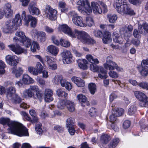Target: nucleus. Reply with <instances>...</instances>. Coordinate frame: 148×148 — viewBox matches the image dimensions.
<instances>
[{
    "instance_id": "1",
    "label": "nucleus",
    "mask_w": 148,
    "mask_h": 148,
    "mask_svg": "<svg viewBox=\"0 0 148 148\" xmlns=\"http://www.w3.org/2000/svg\"><path fill=\"white\" fill-rule=\"evenodd\" d=\"M0 124L7 125L8 133L19 136H29L28 130L22 124L15 121H10L8 118H0Z\"/></svg>"
},
{
    "instance_id": "2",
    "label": "nucleus",
    "mask_w": 148,
    "mask_h": 148,
    "mask_svg": "<svg viewBox=\"0 0 148 148\" xmlns=\"http://www.w3.org/2000/svg\"><path fill=\"white\" fill-rule=\"evenodd\" d=\"M117 12L120 14H125L130 16L135 14L134 11L131 9L127 2L123 0H118L114 4Z\"/></svg>"
},
{
    "instance_id": "3",
    "label": "nucleus",
    "mask_w": 148,
    "mask_h": 148,
    "mask_svg": "<svg viewBox=\"0 0 148 148\" xmlns=\"http://www.w3.org/2000/svg\"><path fill=\"white\" fill-rule=\"evenodd\" d=\"M73 34L75 36L72 37L77 38L84 43L94 44L95 43V40L91 38L88 34L84 31L75 29L73 32Z\"/></svg>"
},
{
    "instance_id": "4",
    "label": "nucleus",
    "mask_w": 148,
    "mask_h": 148,
    "mask_svg": "<svg viewBox=\"0 0 148 148\" xmlns=\"http://www.w3.org/2000/svg\"><path fill=\"white\" fill-rule=\"evenodd\" d=\"M77 5H80L77 7L78 10L84 14H89L92 12V10L88 0H79L77 2Z\"/></svg>"
},
{
    "instance_id": "5",
    "label": "nucleus",
    "mask_w": 148,
    "mask_h": 148,
    "mask_svg": "<svg viewBox=\"0 0 148 148\" xmlns=\"http://www.w3.org/2000/svg\"><path fill=\"white\" fill-rule=\"evenodd\" d=\"M100 4L101 7L97 2H93L91 3V5L93 12L95 14H101L102 11L104 13L107 11V6L103 3L100 2Z\"/></svg>"
},
{
    "instance_id": "6",
    "label": "nucleus",
    "mask_w": 148,
    "mask_h": 148,
    "mask_svg": "<svg viewBox=\"0 0 148 148\" xmlns=\"http://www.w3.org/2000/svg\"><path fill=\"white\" fill-rule=\"evenodd\" d=\"M72 21L76 25L82 27H91L94 24L93 19H72Z\"/></svg>"
},
{
    "instance_id": "7",
    "label": "nucleus",
    "mask_w": 148,
    "mask_h": 148,
    "mask_svg": "<svg viewBox=\"0 0 148 148\" xmlns=\"http://www.w3.org/2000/svg\"><path fill=\"white\" fill-rule=\"evenodd\" d=\"M136 97L140 101V106L142 107H146L148 105V98L143 92L136 91L134 92Z\"/></svg>"
},
{
    "instance_id": "8",
    "label": "nucleus",
    "mask_w": 148,
    "mask_h": 148,
    "mask_svg": "<svg viewBox=\"0 0 148 148\" xmlns=\"http://www.w3.org/2000/svg\"><path fill=\"white\" fill-rule=\"evenodd\" d=\"M6 62L11 66H16L18 62L17 57L13 55H8L5 57Z\"/></svg>"
},
{
    "instance_id": "9",
    "label": "nucleus",
    "mask_w": 148,
    "mask_h": 148,
    "mask_svg": "<svg viewBox=\"0 0 148 148\" xmlns=\"http://www.w3.org/2000/svg\"><path fill=\"white\" fill-rule=\"evenodd\" d=\"M62 60L64 64L70 63L71 62L72 56L71 52L67 50H64L61 54Z\"/></svg>"
},
{
    "instance_id": "10",
    "label": "nucleus",
    "mask_w": 148,
    "mask_h": 148,
    "mask_svg": "<svg viewBox=\"0 0 148 148\" xmlns=\"http://www.w3.org/2000/svg\"><path fill=\"white\" fill-rule=\"evenodd\" d=\"M9 49L17 54H20L22 53H26V51L18 45L11 44L8 45Z\"/></svg>"
},
{
    "instance_id": "11",
    "label": "nucleus",
    "mask_w": 148,
    "mask_h": 148,
    "mask_svg": "<svg viewBox=\"0 0 148 148\" xmlns=\"http://www.w3.org/2000/svg\"><path fill=\"white\" fill-rule=\"evenodd\" d=\"M22 23V19H10L5 22V24L14 29V26H19Z\"/></svg>"
},
{
    "instance_id": "12",
    "label": "nucleus",
    "mask_w": 148,
    "mask_h": 148,
    "mask_svg": "<svg viewBox=\"0 0 148 148\" xmlns=\"http://www.w3.org/2000/svg\"><path fill=\"white\" fill-rule=\"evenodd\" d=\"M59 29L60 31L62 32L70 37L75 36L73 34V32H72L70 28L66 24L60 25Z\"/></svg>"
},
{
    "instance_id": "13",
    "label": "nucleus",
    "mask_w": 148,
    "mask_h": 148,
    "mask_svg": "<svg viewBox=\"0 0 148 148\" xmlns=\"http://www.w3.org/2000/svg\"><path fill=\"white\" fill-rule=\"evenodd\" d=\"M111 58V56L107 57L106 63L104 64V66L107 69H108L109 70H113L115 69V66L117 64L115 62L109 60Z\"/></svg>"
},
{
    "instance_id": "14",
    "label": "nucleus",
    "mask_w": 148,
    "mask_h": 148,
    "mask_svg": "<svg viewBox=\"0 0 148 148\" xmlns=\"http://www.w3.org/2000/svg\"><path fill=\"white\" fill-rule=\"evenodd\" d=\"M111 35L110 33L108 31H105L103 34L102 38L103 42L106 44L110 43L112 41Z\"/></svg>"
},
{
    "instance_id": "15",
    "label": "nucleus",
    "mask_w": 148,
    "mask_h": 148,
    "mask_svg": "<svg viewBox=\"0 0 148 148\" xmlns=\"http://www.w3.org/2000/svg\"><path fill=\"white\" fill-rule=\"evenodd\" d=\"M71 80L78 87H83L85 85L84 81L80 78L73 77L71 78Z\"/></svg>"
},
{
    "instance_id": "16",
    "label": "nucleus",
    "mask_w": 148,
    "mask_h": 148,
    "mask_svg": "<svg viewBox=\"0 0 148 148\" xmlns=\"http://www.w3.org/2000/svg\"><path fill=\"white\" fill-rule=\"evenodd\" d=\"M22 80L23 83L25 84H32L34 82V80L26 74L23 75Z\"/></svg>"
},
{
    "instance_id": "17",
    "label": "nucleus",
    "mask_w": 148,
    "mask_h": 148,
    "mask_svg": "<svg viewBox=\"0 0 148 148\" xmlns=\"http://www.w3.org/2000/svg\"><path fill=\"white\" fill-rule=\"evenodd\" d=\"M7 90L6 95L8 99L11 98L12 97L16 94V90L14 87H10L7 89Z\"/></svg>"
},
{
    "instance_id": "18",
    "label": "nucleus",
    "mask_w": 148,
    "mask_h": 148,
    "mask_svg": "<svg viewBox=\"0 0 148 148\" xmlns=\"http://www.w3.org/2000/svg\"><path fill=\"white\" fill-rule=\"evenodd\" d=\"M113 40L115 42L120 44H122L124 42V40L123 38L120 36L118 34L116 33H114Z\"/></svg>"
},
{
    "instance_id": "19",
    "label": "nucleus",
    "mask_w": 148,
    "mask_h": 148,
    "mask_svg": "<svg viewBox=\"0 0 148 148\" xmlns=\"http://www.w3.org/2000/svg\"><path fill=\"white\" fill-rule=\"evenodd\" d=\"M47 50L49 52L54 56L57 55L59 52L58 48L53 45L48 46Z\"/></svg>"
},
{
    "instance_id": "20",
    "label": "nucleus",
    "mask_w": 148,
    "mask_h": 148,
    "mask_svg": "<svg viewBox=\"0 0 148 148\" xmlns=\"http://www.w3.org/2000/svg\"><path fill=\"white\" fill-rule=\"evenodd\" d=\"M138 68L140 74L142 76H145L147 75L148 72L147 66L140 65L138 66Z\"/></svg>"
},
{
    "instance_id": "21",
    "label": "nucleus",
    "mask_w": 148,
    "mask_h": 148,
    "mask_svg": "<svg viewBox=\"0 0 148 148\" xmlns=\"http://www.w3.org/2000/svg\"><path fill=\"white\" fill-rule=\"evenodd\" d=\"M34 95V93L28 88L23 91L22 96L24 98L28 99L32 97Z\"/></svg>"
},
{
    "instance_id": "22",
    "label": "nucleus",
    "mask_w": 148,
    "mask_h": 148,
    "mask_svg": "<svg viewBox=\"0 0 148 148\" xmlns=\"http://www.w3.org/2000/svg\"><path fill=\"white\" fill-rule=\"evenodd\" d=\"M23 70L21 67L16 69L13 67L12 69V73L15 75L16 77H19L23 73Z\"/></svg>"
},
{
    "instance_id": "23",
    "label": "nucleus",
    "mask_w": 148,
    "mask_h": 148,
    "mask_svg": "<svg viewBox=\"0 0 148 148\" xmlns=\"http://www.w3.org/2000/svg\"><path fill=\"white\" fill-rule=\"evenodd\" d=\"M45 9L46 12L47 11L49 12L51 18H54L56 17L57 13V12L56 10L53 9L49 5L46 6Z\"/></svg>"
},
{
    "instance_id": "24",
    "label": "nucleus",
    "mask_w": 148,
    "mask_h": 148,
    "mask_svg": "<svg viewBox=\"0 0 148 148\" xmlns=\"http://www.w3.org/2000/svg\"><path fill=\"white\" fill-rule=\"evenodd\" d=\"M8 99L11 100L12 102L14 104L20 103L21 101V99L16 94L12 97L11 98H9Z\"/></svg>"
},
{
    "instance_id": "25",
    "label": "nucleus",
    "mask_w": 148,
    "mask_h": 148,
    "mask_svg": "<svg viewBox=\"0 0 148 148\" xmlns=\"http://www.w3.org/2000/svg\"><path fill=\"white\" fill-rule=\"evenodd\" d=\"M77 98L79 102L82 104V106H84L85 105L83 104L85 103L87 101L86 97L82 94H79L77 95Z\"/></svg>"
},
{
    "instance_id": "26",
    "label": "nucleus",
    "mask_w": 148,
    "mask_h": 148,
    "mask_svg": "<svg viewBox=\"0 0 148 148\" xmlns=\"http://www.w3.org/2000/svg\"><path fill=\"white\" fill-rule=\"evenodd\" d=\"M138 30L139 32L137 29H134L133 32V35L134 37L138 39L140 38V34H143V32L142 26H139L138 27Z\"/></svg>"
},
{
    "instance_id": "27",
    "label": "nucleus",
    "mask_w": 148,
    "mask_h": 148,
    "mask_svg": "<svg viewBox=\"0 0 148 148\" xmlns=\"http://www.w3.org/2000/svg\"><path fill=\"white\" fill-rule=\"evenodd\" d=\"M66 106L68 110L70 112L74 111L75 110V104L73 102L66 100Z\"/></svg>"
},
{
    "instance_id": "28",
    "label": "nucleus",
    "mask_w": 148,
    "mask_h": 148,
    "mask_svg": "<svg viewBox=\"0 0 148 148\" xmlns=\"http://www.w3.org/2000/svg\"><path fill=\"white\" fill-rule=\"evenodd\" d=\"M88 63L87 61L86 60L84 59L82 60H80L78 61V66L81 69L86 70L88 68V66L87 65Z\"/></svg>"
},
{
    "instance_id": "29",
    "label": "nucleus",
    "mask_w": 148,
    "mask_h": 148,
    "mask_svg": "<svg viewBox=\"0 0 148 148\" xmlns=\"http://www.w3.org/2000/svg\"><path fill=\"white\" fill-rule=\"evenodd\" d=\"M14 29L5 24L2 28V31L3 33L6 34L12 33L14 31Z\"/></svg>"
},
{
    "instance_id": "30",
    "label": "nucleus",
    "mask_w": 148,
    "mask_h": 148,
    "mask_svg": "<svg viewBox=\"0 0 148 148\" xmlns=\"http://www.w3.org/2000/svg\"><path fill=\"white\" fill-rule=\"evenodd\" d=\"M111 138L110 136L108 134H106L102 135L101 136V143L103 144H107Z\"/></svg>"
},
{
    "instance_id": "31",
    "label": "nucleus",
    "mask_w": 148,
    "mask_h": 148,
    "mask_svg": "<svg viewBox=\"0 0 148 148\" xmlns=\"http://www.w3.org/2000/svg\"><path fill=\"white\" fill-rule=\"evenodd\" d=\"M21 42H22L26 48H27L31 45L32 41L30 39L26 37Z\"/></svg>"
},
{
    "instance_id": "32",
    "label": "nucleus",
    "mask_w": 148,
    "mask_h": 148,
    "mask_svg": "<svg viewBox=\"0 0 148 148\" xmlns=\"http://www.w3.org/2000/svg\"><path fill=\"white\" fill-rule=\"evenodd\" d=\"M29 9L30 13L33 15H38L39 14V10L38 8L34 6H30Z\"/></svg>"
},
{
    "instance_id": "33",
    "label": "nucleus",
    "mask_w": 148,
    "mask_h": 148,
    "mask_svg": "<svg viewBox=\"0 0 148 148\" xmlns=\"http://www.w3.org/2000/svg\"><path fill=\"white\" fill-rule=\"evenodd\" d=\"M86 58L88 61L92 64H98L99 61L97 58H94L93 56L90 54L87 55L86 56Z\"/></svg>"
},
{
    "instance_id": "34",
    "label": "nucleus",
    "mask_w": 148,
    "mask_h": 148,
    "mask_svg": "<svg viewBox=\"0 0 148 148\" xmlns=\"http://www.w3.org/2000/svg\"><path fill=\"white\" fill-rule=\"evenodd\" d=\"M66 5L64 2L60 1L58 3V6L61 8L62 12H65L68 11V8L66 7Z\"/></svg>"
},
{
    "instance_id": "35",
    "label": "nucleus",
    "mask_w": 148,
    "mask_h": 148,
    "mask_svg": "<svg viewBox=\"0 0 148 148\" xmlns=\"http://www.w3.org/2000/svg\"><path fill=\"white\" fill-rule=\"evenodd\" d=\"M139 123L142 131H146L148 130V126L145 123V120L144 119H141Z\"/></svg>"
},
{
    "instance_id": "36",
    "label": "nucleus",
    "mask_w": 148,
    "mask_h": 148,
    "mask_svg": "<svg viewBox=\"0 0 148 148\" xmlns=\"http://www.w3.org/2000/svg\"><path fill=\"white\" fill-rule=\"evenodd\" d=\"M56 92L57 95L59 97L66 98L68 94L61 89H58Z\"/></svg>"
},
{
    "instance_id": "37",
    "label": "nucleus",
    "mask_w": 148,
    "mask_h": 148,
    "mask_svg": "<svg viewBox=\"0 0 148 148\" xmlns=\"http://www.w3.org/2000/svg\"><path fill=\"white\" fill-rule=\"evenodd\" d=\"M66 101L64 100H60L58 102L57 105L58 108L60 109H63L66 106Z\"/></svg>"
},
{
    "instance_id": "38",
    "label": "nucleus",
    "mask_w": 148,
    "mask_h": 148,
    "mask_svg": "<svg viewBox=\"0 0 148 148\" xmlns=\"http://www.w3.org/2000/svg\"><path fill=\"white\" fill-rule=\"evenodd\" d=\"M66 127L74 126V119L71 117H69L66 119Z\"/></svg>"
},
{
    "instance_id": "39",
    "label": "nucleus",
    "mask_w": 148,
    "mask_h": 148,
    "mask_svg": "<svg viewBox=\"0 0 148 148\" xmlns=\"http://www.w3.org/2000/svg\"><path fill=\"white\" fill-rule=\"evenodd\" d=\"M89 90L92 94H94L96 90V85L93 83H91L88 85Z\"/></svg>"
},
{
    "instance_id": "40",
    "label": "nucleus",
    "mask_w": 148,
    "mask_h": 148,
    "mask_svg": "<svg viewBox=\"0 0 148 148\" xmlns=\"http://www.w3.org/2000/svg\"><path fill=\"white\" fill-rule=\"evenodd\" d=\"M137 108L135 106L132 105L129 108L128 113L129 115H133L135 114Z\"/></svg>"
},
{
    "instance_id": "41",
    "label": "nucleus",
    "mask_w": 148,
    "mask_h": 148,
    "mask_svg": "<svg viewBox=\"0 0 148 148\" xmlns=\"http://www.w3.org/2000/svg\"><path fill=\"white\" fill-rule=\"evenodd\" d=\"M60 45L62 46L67 47L70 46V44L68 40L62 38L60 40Z\"/></svg>"
},
{
    "instance_id": "42",
    "label": "nucleus",
    "mask_w": 148,
    "mask_h": 148,
    "mask_svg": "<svg viewBox=\"0 0 148 148\" xmlns=\"http://www.w3.org/2000/svg\"><path fill=\"white\" fill-rule=\"evenodd\" d=\"M36 49H40L39 46L37 42L33 41L31 47V50L33 52H35L36 51Z\"/></svg>"
},
{
    "instance_id": "43",
    "label": "nucleus",
    "mask_w": 148,
    "mask_h": 148,
    "mask_svg": "<svg viewBox=\"0 0 148 148\" xmlns=\"http://www.w3.org/2000/svg\"><path fill=\"white\" fill-rule=\"evenodd\" d=\"M119 141V139L118 138L114 139L111 141L109 146L110 148H113L115 147L117 145Z\"/></svg>"
},
{
    "instance_id": "44",
    "label": "nucleus",
    "mask_w": 148,
    "mask_h": 148,
    "mask_svg": "<svg viewBox=\"0 0 148 148\" xmlns=\"http://www.w3.org/2000/svg\"><path fill=\"white\" fill-rule=\"evenodd\" d=\"M29 72L35 75H36L39 73L37 69L32 66L28 67Z\"/></svg>"
},
{
    "instance_id": "45",
    "label": "nucleus",
    "mask_w": 148,
    "mask_h": 148,
    "mask_svg": "<svg viewBox=\"0 0 148 148\" xmlns=\"http://www.w3.org/2000/svg\"><path fill=\"white\" fill-rule=\"evenodd\" d=\"M42 94L39 91L36 93V95L33 97V98L38 100L40 102L42 99Z\"/></svg>"
},
{
    "instance_id": "46",
    "label": "nucleus",
    "mask_w": 148,
    "mask_h": 148,
    "mask_svg": "<svg viewBox=\"0 0 148 148\" xmlns=\"http://www.w3.org/2000/svg\"><path fill=\"white\" fill-rule=\"evenodd\" d=\"M45 61L47 62L48 65H50V64L54 63L55 60V59L54 58L47 56H46L45 57Z\"/></svg>"
},
{
    "instance_id": "47",
    "label": "nucleus",
    "mask_w": 148,
    "mask_h": 148,
    "mask_svg": "<svg viewBox=\"0 0 148 148\" xmlns=\"http://www.w3.org/2000/svg\"><path fill=\"white\" fill-rule=\"evenodd\" d=\"M5 67V64L2 60H0V74H2L5 73L4 69Z\"/></svg>"
},
{
    "instance_id": "48",
    "label": "nucleus",
    "mask_w": 148,
    "mask_h": 148,
    "mask_svg": "<svg viewBox=\"0 0 148 148\" xmlns=\"http://www.w3.org/2000/svg\"><path fill=\"white\" fill-rule=\"evenodd\" d=\"M115 116H119L121 115L124 112V110L122 108H118L116 109L115 111H113Z\"/></svg>"
},
{
    "instance_id": "49",
    "label": "nucleus",
    "mask_w": 148,
    "mask_h": 148,
    "mask_svg": "<svg viewBox=\"0 0 148 148\" xmlns=\"http://www.w3.org/2000/svg\"><path fill=\"white\" fill-rule=\"evenodd\" d=\"M46 34L44 32H40L38 36V39L41 42H44L45 41L46 38Z\"/></svg>"
},
{
    "instance_id": "50",
    "label": "nucleus",
    "mask_w": 148,
    "mask_h": 148,
    "mask_svg": "<svg viewBox=\"0 0 148 148\" xmlns=\"http://www.w3.org/2000/svg\"><path fill=\"white\" fill-rule=\"evenodd\" d=\"M16 35L19 37L21 41L26 37L24 33L22 31H18L16 33Z\"/></svg>"
},
{
    "instance_id": "51",
    "label": "nucleus",
    "mask_w": 148,
    "mask_h": 148,
    "mask_svg": "<svg viewBox=\"0 0 148 148\" xmlns=\"http://www.w3.org/2000/svg\"><path fill=\"white\" fill-rule=\"evenodd\" d=\"M138 86L142 88L148 90V83L146 82H142L138 84Z\"/></svg>"
},
{
    "instance_id": "52",
    "label": "nucleus",
    "mask_w": 148,
    "mask_h": 148,
    "mask_svg": "<svg viewBox=\"0 0 148 148\" xmlns=\"http://www.w3.org/2000/svg\"><path fill=\"white\" fill-rule=\"evenodd\" d=\"M62 77L61 76L58 75L56 76L53 80V82L57 84H59L61 79Z\"/></svg>"
},
{
    "instance_id": "53",
    "label": "nucleus",
    "mask_w": 148,
    "mask_h": 148,
    "mask_svg": "<svg viewBox=\"0 0 148 148\" xmlns=\"http://www.w3.org/2000/svg\"><path fill=\"white\" fill-rule=\"evenodd\" d=\"M93 34L97 38H101L102 36V32L99 30H95L93 31Z\"/></svg>"
},
{
    "instance_id": "54",
    "label": "nucleus",
    "mask_w": 148,
    "mask_h": 148,
    "mask_svg": "<svg viewBox=\"0 0 148 148\" xmlns=\"http://www.w3.org/2000/svg\"><path fill=\"white\" fill-rule=\"evenodd\" d=\"M109 75L112 78H117L119 77V75L116 72L114 71H110L108 73Z\"/></svg>"
},
{
    "instance_id": "55",
    "label": "nucleus",
    "mask_w": 148,
    "mask_h": 148,
    "mask_svg": "<svg viewBox=\"0 0 148 148\" xmlns=\"http://www.w3.org/2000/svg\"><path fill=\"white\" fill-rule=\"evenodd\" d=\"M53 129L54 130L57 131L59 133H61L64 130L63 127L59 125L54 126L53 127Z\"/></svg>"
},
{
    "instance_id": "56",
    "label": "nucleus",
    "mask_w": 148,
    "mask_h": 148,
    "mask_svg": "<svg viewBox=\"0 0 148 148\" xmlns=\"http://www.w3.org/2000/svg\"><path fill=\"white\" fill-rule=\"evenodd\" d=\"M99 68L97 65L92 64H91L90 65L91 70L93 72H97L99 70Z\"/></svg>"
},
{
    "instance_id": "57",
    "label": "nucleus",
    "mask_w": 148,
    "mask_h": 148,
    "mask_svg": "<svg viewBox=\"0 0 148 148\" xmlns=\"http://www.w3.org/2000/svg\"><path fill=\"white\" fill-rule=\"evenodd\" d=\"M36 67L39 73H41V71L43 69V67L39 62H37Z\"/></svg>"
},
{
    "instance_id": "58",
    "label": "nucleus",
    "mask_w": 148,
    "mask_h": 148,
    "mask_svg": "<svg viewBox=\"0 0 148 148\" xmlns=\"http://www.w3.org/2000/svg\"><path fill=\"white\" fill-rule=\"evenodd\" d=\"M69 16L70 18H77L78 17L79 18L80 17V16H78L74 11L70 12L69 14Z\"/></svg>"
},
{
    "instance_id": "59",
    "label": "nucleus",
    "mask_w": 148,
    "mask_h": 148,
    "mask_svg": "<svg viewBox=\"0 0 148 148\" xmlns=\"http://www.w3.org/2000/svg\"><path fill=\"white\" fill-rule=\"evenodd\" d=\"M30 90L32 91H34L36 92L39 91L38 87L36 85L30 86L29 88Z\"/></svg>"
},
{
    "instance_id": "60",
    "label": "nucleus",
    "mask_w": 148,
    "mask_h": 148,
    "mask_svg": "<svg viewBox=\"0 0 148 148\" xmlns=\"http://www.w3.org/2000/svg\"><path fill=\"white\" fill-rule=\"evenodd\" d=\"M53 95V92L52 91L49 89H46L45 90L44 96H52Z\"/></svg>"
},
{
    "instance_id": "61",
    "label": "nucleus",
    "mask_w": 148,
    "mask_h": 148,
    "mask_svg": "<svg viewBox=\"0 0 148 148\" xmlns=\"http://www.w3.org/2000/svg\"><path fill=\"white\" fill-rule=\"evenodd\" d=\"M21 17L22 18H33L30 15H28L26 16L25 12L24 11H22V13L21 15Z\"/></svg>"
},
{
    "instance_id": "62",
    "label": "nucleus",
    "mask_w": 148,
    "mask_h": 148,
    "mask_svg": "<svg viewBox=\"0 0 148 148\" xmlns=\"http://www.w3.org/2000/svg\"><path fill=\"white\" fill-rule=\"evenodd\" d=\"M68 128V132L71 135H73L75 133V130L74 126H69L66 127Z\"/></svg>"
},
{
    "instance_id": "63",
    "label": "nucleus",
    "mask_w": 148,
    "mask_h": 148,
    "mask_svg": "<svg viewBox=\"0 0 148 148\" xmlns=\"http://www.w3.org/2000/svg\"><path fill=\"white\" fill-rule=\"evenodd\" d=\"M51 40L53 41V43L57 45H60V41L59 42L58 40L54 36H52Z\"/></svg>"
},
{
    "instance_id": "64",
    "label": "nucleus",
    "mask_w": 148,
    "mask_h": 148,
    "mask_svg": "<svg viewBox=\"0 0 148 148\" xmlns=\"http://www.w3.org/2000/svg\"><path fill=\"white\" fill-rule=\"evenodd\" d=\"M130 122L128 120L125 121L123 123V127L126 129L128 128L130 126Z\"/></svg>"
}]
</instances>
